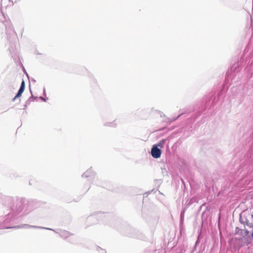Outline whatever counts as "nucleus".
Here are the masks:
<instances>
[{
    "label": "nucleus",
    "mask_w": 253,
    "mask_h": 253,
    "mask_svg": "<svg viewBox=\"0 0 253 253\" xmlns=\"http://www.w3.org/2000/svg\"><path fill=\"white\" fill-rule=\"evenodd\" d=\"M31 205L23 200H17L12 208L14 214H18L21 213H26L32 210Z\"/></svg>",
    "instance_id": "nucleus-1"
},
{
    "label": "nucleus",
    "mask_w": 253,
    "mask_h": 253,
    "mask_svg": "<svg viewBox=\"0 0 253 253\" xmlns=\"http://www.w3.org/2000/svg\"><path fill=\"white\" fill-rule=\"evenodd\" d=\"M249 233V231L245 229L241 231V235L242 237L239 238V240L243 245H248L251 243V238Z\"/></svg>",
    "instance_id": "nucleus-2"
},
{
    "label": "nucleus",
    "mask_w": 253,
    "mask_h": 253,
    "mask_svg": "<svg viewBox=\"0 0 253 253\" xmlns=\"http://www.w3.org/2000/svg\"><path fill=\"white\" fill-rule=\"evenodd\" d=\"M152 157L154 158H159L161 157V151L157 146H153L151 152Z\"/></svg>",
    "instance_id": "nucleus-3"
},
{
    "label": "nucleus",
    "mask_w": 253,
    "mask_h": 253,
    "mask_svg": "<svg viewBox=\"0 0 253 253\" xmlns=\"http://www.w3.org/2000/svg\"><path fill=\"white\" fill-rule=\"evenodd\" d=\"M25 88V83L24 81H22L21 84V86L20 87V89L18 90V92L17 94L16 95V96L14 97L13 99V100L14 101L17 98L21 96L22 93L23 92Z\"/></svg>",
    "instance_id": "nucleus-4"
},
{
    "label": "nucleus",
    "mask_w": 253,
    "mask_h": 253,
    "mask_svg": "<svg viewBox=\"0 0 253 253\" xmlns=\"http://www.w3.org/2000/svg\"><path fill=\"white\" fill-rule=\"evenodd\" d=\"M15 227L16 228V227ZM17 227V228H43V229H48V230H51L50 228H43V227H42L41 226H32V225H30L29 224H24L23 225H22L21 226H18Z\"/></svg>",
    "instance_id": "nucleus-5"
},
{
    "label": "nucleus",
    "mask_w": 253,
    "mask_h": 253,
    "mask_svg": "<svg viewBox=\"0 0 253 253\" xmlns=\"http://www.w3.org/2000/svg\"><path fill=\"white\" fill-rule=\"evenodd\" d=\"M94 174V172L93 171H92V170L91 169H88L87 170H86V172H85L83 174V177H89L90 176H92Z\"/></svg>",
    "instance_id": "nucleus-6"
},
{
    "label": "nucleus",
    "mask_w": 253,
    "mask_h": 253,
    "mask_svg": "<svg viewBox=\"0 0 253 253\" xmlns=\"http://www.w3.org/2000/svg\"><path fill=\"white\" fill-rule=\"evenodd\" d=\"M60 235L63 237L67 238L70 236V234L67 231H61L60 233Z\"/></svg>",
    "instance_id": "nucleus-7"
},
{
    "label": "nucleus",
    "mask_w": 253,
    "mask_h": 253,
    "mask_svg": "<svg viewBox=\"0 0 253 253\" xmlns=\"http://www.w3.org/2000/svg\"><path fill=\"white\" fill-rule=\"evenodd\" d=\"M164 141H165L164 140H163V141H162L161 142L159 143L158 144V146H160V147H163V144L164 143Z\"/></svg>",
    "instance_id": "nucleus-8"
},
{
    "label": "nucleus",
    "mask_w": 253,
    "mask_h": 253,
    "mask_svg": "<svg viewBox=\"0 0 253 253\" xmlns=\"http://www.w3.org/2000/svg\"><path fill=\"white\" fill-rule=\"evenodd\" d=\"M183 215V212H181V216L182 217Z\"/></svg>",
    "instance_id": "nucleus-9"
},
{
    "label": "nucleus",
    "mask_w": 253,
    "mask_h": 253,
    "mask_svg": "<svg viewBox=\"0 0 253 253\" xmlns=\"http://www.w3.org/2000/svg\"><path fill=\"white\" fill-rule=\"evenodd\" d=\"M41 98H42L43 100H44V101H45V99H44V98H42V97H41Z\"/></svg>",
    "instance_id": "nucleus-10"
}]
</instances>
